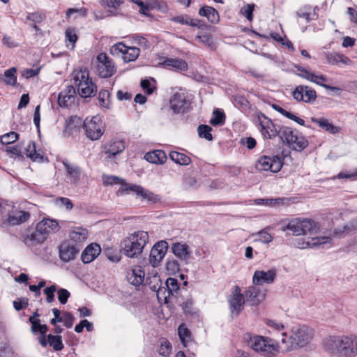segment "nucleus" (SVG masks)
<instances>
[{"instance_id": "obj_49", "label": "nucleus", "mask_w": 357, "mask_h": 357, "mask_svg": "<svg viewBox=\"0 0 357 357\" xmlns=\"http://www.w3.org/2000/svg\"><path fill=\"white\" fill-rule=\"evenodd\" d=\"M178 335L183 345L186 347V344L190 340V331L185 324L179 326L178 328Z\"/></svg>"}, {"instance_id": "obj_1", "label": "nucleus", "mask_w": 357, "mask_h": 357, "mask_svg": "<svg viewBox=\"0 0 357 357\" xmlns=\"http://www.w3.org/2000/svg\"><path fill=\"white\" fill-rule=\"evenodd\" d=\"M323 347L333 354L355 357L357 356V335L329 336L323 340Z\"/></svg>"}, {"instance_id": "obj_16", "label": "nucleus", "mask_w": 357, "mask_h": 357, "mask_svg": "<svg viewBox=\"0 0 357 357\" xmlns=\"http://www.w3.org/2000/svg\"><path fill=\"white\" fill-rule=\"evenodd\" d=\"M228 302L231 314L237 316L243 309V305L245 303L244 295L241 293V289L238 287H235Z\"/></svg>"}, {"instance_id": "obj_46", "label": "nucleus", "mask_w": 357, "mask_h": 357, "mask_svg": "<svg viewBox=\"0 0 357 357\" xmlns=\"http://www.w3.org/2000/svg\"><path fill=\"white\" fill-rule=\"evenodd\" d=\"M47 338H48L49 344L53 347L54 351H59L63 349L61 336L49 334Z\"/></svg>"}, {"instance_id": "obj_38", "label": "nucleus", "mask_w": 357, "mask_h": 357, "mask_svg": "<svg viewBox=\"0 0 357 357\" xmlns=\"http://www.w3.org/2000/svg\"><path fill=\"white\" fill-rule=\"evenodd\" d=\"M165 287L167 289V291L165 294H162V298H164L165 302H167V299L170 296H174L179 289L177 280L172 278L167 279Z\"/></svg>"}, {"instance_id": "obj_18", "label": "nucleus", "mask_w": 357, "mask_h": 357, "mask_svg": "<svg viewBox=\"0 0 357 357\" xmlns=\"http://www.w3.org/2000/svg\"><path fill=\"white\" fill-rule=\"evenodd\" d=\"M331 238L328 236H320L312 238L310 241H305L303 238H298L295 243L296 248L300 249L314 248L319 246L324 247L328 244V248L331 247Z\"/></svg>"}, {"instance_id": "obj_44", "label": "nucleus", "mask_w": 357, "mask_h": 357, "mask_svg": "<svg viewBox=\"0 0 357 357\" xmlns=\"http://www.w3.org/2000/svg\"><path fill=\"white\" fill-rule=\"evenodd\" d=\"M123 3V0H102V4L111 15H115L116 10Z\"/></svg>"}, {"instance_id": "obj_21", "label": "nucleus", "mask_w": 357, "mask_h": 357, "mask_svg": "<svg viewBox=\"0 0 357 357\" xmlns=\"http://www.w3.org/2000/svg\"><path fill=\"white\" fill-rule=\"evenodd\" d=\"M62 163L65 167L67 178L70 180V183L77 184L80 180V168L76 164L69 162L67 159L63 160Z\"/></svg>"}, {"instance_id": "obj_20", "label": "nucleus", "mask_w": 357, "mask_h": 357, "mask_svg": "<svg viewBox=\"0 0 357 357\" xmlns=\"http://www.w3.org/2000/svg\"><path fill=\"white\" fill-rule=\"evenodd\" d=\"M275 275V269H270L267 271H256L252 277V283L255 285H261L264 283L271 284L273 282Z\"/></svg>"}, {"instance_id": "obj_22", "label": "nucleus", "mask_w": 357, "mask_h": 357, "mask_svg": "<svg viewBox=\"0 0 357 357\" xmlns=\"http://www.w3.org/2000/svg\"><path fill=\"white\" fill-rule=\"evenodd\" d=\"M29 218V212L15 210L7 214L6 222L8 225L15 226L26 222Z\"/></svg>"}, {"instance_id": "obj_31", "label": "nucleus", "mask_w": 357, "mask_h": 357, "mask_svg": "<svg viewBox=\"0 0 357 357\" xmlns=\"http://www.w3.org/2000/svg\"><path fill=\"white\" fill-rule=\"evenodd\" d=\"M47 238L42 232H40L38 229H37V227H36V230L33 231L31 234L27 235L24 238V243L29 247H33L36 245L43 243Z\"/></svg>"}, {"instance_id": "obj_29", "label": "nucleus", "mask_w": 357, "mask_h": 357, "mask_svg": "<svg viewBox=\"0 0 357 357\" xmlns=\"http://www.w3.org/2000/svg\"><path fill=\"white\" fill-rule=\"evenodd\" d=\"M144 277L145 273L141 266H135L127 273L128 281L136 287L143 283Z\"/></svg>"}, {"instance_id": "obj_2", "label": "nucleus", "mask_w": 357, "mask_h": 357, "mask_svg": "<svg viewBox=\"0 0 357 357\" xmlns=\"http://www.w3.org/2000/svg\"><path fill=\"white\" fill-rule=\"evenodd\" d=\"M149 239L147 231H135L121 243V252L130 258L138 257L149 243Z\"/></svg>"}, {"instance_id": "obj_11", "label": "nucleus", "mask_w": 357, "mask_h": 357, "mask_svg": "<svg viewBox=\"0 0 357 357\" xmlns=\"http://www.w3.org/2000/svg\"><path fill=\"white\" fill-rule=\"evenodd\" d=\"M282 167V162L280 157L261 156L255 164V167L259 171H271L278 172Z\"/></svg>"}, {"instance_id": "obj_32", "label": "nucleus", "mask_w": 357, "mask_h": 357, "mask_svg": "<svg viewBox=\"0 0 357 357\" xmlns=\"http://www.w3.org/2000/svg\"><path fill=\"white\" fill-rule=\"evenodd\" d=\"M149 282V285L150 289L153 291L157 292V296L159 299H162V294H165L167 289L165 287H162V282L160 279V277L156 274L154 275L152 278H147L146 282Z\"/></svg>"}, {"instance_id": "obj_54", "label": "nucleus", "mask_w": 357, "mask_h": 357, "mask_svg": "<svg viewBox=\"0 0 357 357\" xmlns=\"http://www.w3.org/2000/svg\"><path fill=\"white\" fill-rule=\"evenodd\" d=\"M293 143L292 149L301 151L303 150L308 145L307 140L302 135H298Z\"/></svg>"}, {"instance_id": "obj_34", "label": "nucleus", "mask_w": 357, "mask_h": 357, "mask_svg": "<svg viewBox=\"0 0 357 357\" xmlns=\"http://www.w3.org/2000/svg\"><path fill=\"white\" fill-rule=\"evenodd\" d=\"M312 121L318 124L320 128L324 129L325 131L331 133V134H336L338 133L340 131V128L338 126H335L331 123L329 122V121L327 119L325 118H312Z\"/></svg>"}, {"instance_id": "obj_41", "label": "nucleus", "mask_w": 357, "mask_h": 357, "mask_svg": "<svg viewBox=\"0 0 357 357\" xmlns=\"http://www.w3.org/2000/svg\"><path fill=\"white\" fill-rule=\"evenodd\" d=\"M272 107L274 110L277 111L278 112L281 114L282 116L295 121L296 123H297L298 124H299L301 126H305V121L303 119H302L296 116L295 114L284 109L280 106L273 104L272 105Z\"/></svg>"}, {"instance_id": "obj_43", "label": "nucleus", "mask_w": 357, "mask_h": 357, "mask_svg": "<svg viewBox=\"0 0 357 357\" xmlns=\"http://www.w3.org/2000/svg\"><path fill=\"white\" fill-rule=\"evenodd\" d=\"M25 153L27 157L33 161H41L43 156L36 150V144L33 142H30L25 148Z\"/></svg>"}, {"instance_id": "obj_39", "label": "nucleus", "mask_w": 357, "mask_h": 357, "mask_svg": "<svg viewBox=\"0 0 357 357\" xmlns=\"http://www.w3.org/2000/svg\"><path fill=\"white\" fill-rule=\"evenodd\" d=\"M172 21L181 24H186L192 27L200 28L202 26V22L197 19H192L187 15L174 17Z\"/></svg>"}, {"instance_id": "obj_53", "label": "nucleus", "mask_w": 357, "mask_h": 357, "mask_svg": "<svg viewBox=\"0 0 357 357\" xmlns=\"http://www.w3.org/2000/svg\"><path fill=\"white\" fill-rule=\"evenodd\" d=\"M199 136L202 138H204L208 141L213 139V136L211 133L212 128L208 125H200L198 128Z\"/></svg>"}, {"instance_id": "obj_5", "label": "nucleus", "mask_w": 357, "mask_h": 357, "mask_svg": "<svg viewBox=\"0 0 357 357\" xmlns=\"http://www.w3.org/2000/svg\"><path fill=\"white\" fill-rule=\"evenodd\" d=\"M282 231H291L295 236L315 234L320 230L318 223L310 219L295 218L283 223L281 227Z\"/></svg>"}, {"instance_id": "obj_63", "label": "nucleus", "mask_w": 357, "mask_h": 357, "mask_svg": "<svg viewBox=\"0 0 357 357\" xmlns=\"http://www.w3.org/2000/svg\"><path fill=\"white\" fill-rule=\"evenodd\" d=\"M70 296V292L66 289L61 288L58 290V300L61 304H66Z\"/></svg>"}, {"instance_id": "obj_45", "label": "nucleus", "mask_w": 357, "mask_h": 357, "mask_svg": "<svg viewBox=\"0 0 357 357\" xmlns=\"http://www.w3.org/2000/svg\"><path fill=\"white\" fill-rule=\"evenodd\" d=\"M225 113L217 109L213 112L210 123L213 126H222L225 122Z\"/></svg>"}, {"instance_id": "obj_50", "label": "nucleus", "mask_w": 357, "mask_h": 357, "mask_svg": "<svg viewBox=\"0 0 357 357\" xmlns=\"http://www.w3.org/2000/svg\"><path fill=\"white\" fill-rule=\"evenodd\" d=\"M283 199H257L255 200V203L257 205H266L268 206H275L283 204Z\"/></svg>"}, {"instance_id": "obj_28", "label": "nucleus", "mask_w": 357, "mask_h": 357, "mask_svg": "<svg viewBox=\"0 0 357 357\" xmlns=\"http://www.w3.org/2000/svg\"><path fill=\"white\" fill-rule=\"evenodd\" d=\"M75 89L73 86H68L67 89L59 93L58 103L60 107H67L75 100Z\"/></svg>"}, {"instance_id": "obj_61", "label": "nucleus", "mask_w": 357, "mask_h": 357, "mask_svg": "<svg viewBox=\"0 0 357 357\" xmlns=\"http://www.w3.org/2000/svg\"><path fill=\"white\" fill-rule=\"evenodd\" d=\"M105 255L107 259L112 262L117 263L120 261L121 257L120 255L115 252L112 248H107L105 250Z\"/></svg>"}, {"instance_id": "obj_42", "label": "nucleus", "mask_w": 357, "mask_h": 357, "mask_svg": "<svg viewBox=\"0 0 357 357\" xmlns=\"http://www.w3.org/2000/svg\"><path fill=\"white\" fill-rule=\"evenodd\" d=\"M169 158L175 163L181 165H188L191 162V159L188 156L177 151L170 152Z\"/></svg>"}, {"instance_id": "obj_9", "label": "nucleus", "mask_w": 357, "mask_h": 357, "mask_svg": "<svg viewBox=\"0 0 357 357\" xmlns=\"http://www.w3.org/2000/svg\"><path fill=\"white\" fill-rule=\"evenodd\" d=\"M296 68L297 69V71L299 72L297 74L298 76L303 79L321 86L326 90H331L333 91H341V89L339 87L327 84L326 83L329 81V79L326 75L323 74L311 72L301 66H296Z\"/></svg>"}, {"instance_id": "obj_59", "label": "nucleus", "mask_w": 357, "mask_h": 357, "mask_svg": "<svg viewBox=\"0 0 357 357\" xmlns=\"http://www.w3.org/2000/svg\"><path fill=\"white\" fill-rule=\"evenodd\" d=\"M256 235L257 236L256 241L262 243H269L273 241V236L266 229L259 231Z\"/></svg>"}, {"instance_id": "obj_4", "label": "nucleus", "mask_w": 357, "mask_h": 357, "mask_svg": "<svg viewBox=\"0 0 357 357\" xmlns=\"http://www.w3.org/2000/svg\"><path fill=\"white\" fill-rule=\"evenodd\" d=\"M282 335L283 336L282 342L284 344L288 343L287 348L294 349L308 344L314 337V331L305 325L296 326L291 330L288 341L287 340V335L285 332H282Z\"/></svg>"}, {"instance_id": "obj_19", "label": "nucleus", "mask_w": 357, "mask_h": 357, "mask_svg": "<svg viewBox=\"0 0 357 357\" xmlns=\"http://www.w3.org/2000/svg\"><path fill=\"white\" fill-rule=\"evenodd\" d=\"M245 302L250 305H257L264 298V293L255 286L249 287L244 293Z\"/></svg>"}, {"instance_id": "obj_8", "label": "nucleus", "mask_w": 357, "mask_h": 357, "mask_svg": "<svg viewBox=\"0 0 357 357\" xmlns=\"http://www.w3.org/2000/svg\"><path fill=\"white\" fill-rule=\"evenodd\" d=\"M83 127L86 137L91 140L100 139L105 131V124L99 116L86 117Z\"/></svg>"}, {"instance_id": "obj_15", "label": "nucleus", "mask_w": 357, "mask_h": 357, "mask_svg": "<svg viewBox=\"0 0 357 357\" xmlns=\"http://www.w3.org/2000/svg\"><path fill=\"white\" fill-rule=\"evenodd\" d=\"M292 96L297 101H303L307 103L314 102L317 98L315 90L303 85L297 86L292 92Z\"/></svg>"}, {"instance_id": "obj_7", "label": "nucleus", "mask_w": 357, "mask_h": 357, "mask_svg": "<svg viewBox=\"0 0 357 357\" xmlns=\"http://www.w3.org/2000/svg\"><path fill=\"white\" fill-rule=\"evenodd\" d=\"M72 75L80 96L88 98L95 95L97 87L89 79V72L86 68L75 70Z\"/></svg>"}, {"instance_id": "obj_6", "label": "nucleus", "mask_w": 357, "mask_h": 357, "mask_svg": "<svg viewBox=\"0 0 357 357\" xmlns=\"http://www.w3.org/2000/svg\"><path fill=\"white\" fill-rule=\"evenodd\" d=\"M107 182L109 184H121L120 188L117 190L118 195H122L124 194H129L130 192H133L137 196L142 197L143 199L148 200L150 202H155L159 199L157 195H155L149 190L144 189L140 185L123 182L119 178L116 176L109 177L108 178Z\"/></svg>"}, {"instance_id": "obj_62", "label": "nucleus", "mask_w": 357, "mask_h": 357, "mask_svg": "<svg viewBox=\"0 0 357 357\" xmlns=\"http://www.w3.org/2000/svg\"><path fill=\"white\" fill-rule=\"evenodd\" d=\"M56 291V286L53 284L44 289V294L47 296V302L52 303L54 299V293Z\"/></svg>"}, {"instance_id": "obj_14", "label": "nucleus", "mask_w": 357, "mask_h": 357, "mask_svg": "<svg viewBox=\"0 0 357 357\" xmlns=\"http://www.w3.org/2000/svg\"><path fill=\"white\" fill-rule=\"evenodd\" d=\"M79 251L80 246L65 241L59 247V257L62 261L68 263L74 260Z\"/></svg>"}, {"instance_id": "obj_58", "label": "nucleus", "mask_w": 357, "mask_h": 357, "mask_svg": "<svg viewBox=\"0 0 357 357\" xmlns=\"http://www.w3.org/2000/svg\"><path fill=\"white\" fill-rule=\"evenodd\" d=\"M110 93L107 90H101L98 94V100L100 106L109 107V98Z\"/></svg>"}, {"instance_id": "obj_64", "label": "nucleus", "mask_w": 357, "mask_h": 357, "mask_svg": "<svg viewBox=\"0 0 357 357\" xmlns=\"http://www.w3.org/2000/svg\"><path fill=\"white\" fill-rule=\"evenodd\" d=\"M62 318L65 326L68 328H71L75 320L73 315L70 312H66L63 314Z\"/></svg>"}, {"instance_id": "obj_26", "label": "nucleus", "mask_w": 357, "mask_h": 357, "mask_svg": "<svg viewBox=\"0 0 357 357\" xmlns=\"http://www.w3.org/2000/svg\"><path fill=\"white\" fill-rule=\"evenodd\" d=\"M186 104L187 100L183 93H176L170 100V107L176 114L183 112Z\"/></svg>"}, {"instance_id": "obj_60", "label": "nucleus", "mask_w": 357, "mask_h": 357, "mask_svg": "<svg viewBox=\"0 0 357 357\" xmlns=\"http://www.w3.org/2000/svg\"><path fill=\"white\" fill-rule=\"evenodd\" d=\"M45 19V15L39 12L29 13L26 15V20L34 22L40 23Z\"/></svg>"}, {"instance_id": "obj_25", "label": "nucleus", "mask_w": 357, "mask_h": 357, "mask_svg": "<svg viewBox=\"0 0 357 357\" xmlns=\"http://www.w3.org/2000/svg\"><path fill=\"white\" fill-rule=\"evenodd\" d=\"M357 231V217L351 220L341 227L335 228L333 235L337 238H344Z\"/></svg>"}, {"instance_id": "obj_47", "label": "nucleus", "mask_w": 357, "mask_h": 357, "mask_svg": "<svg viewBox=\"0 0 357 357\" xmlns=\"http://www.w3.org/2000/svg\"><path fill=\"white\" fill-rule=\"evenodd\" d=\"M140 50L137 47H128L127 50L123 56V59L125 62H130L136 60L139 55Z\"/></svg>"}, {"instance_id": "obj_40", "label": "nucleus", "mask_w": 357, "mask_h": 357, "mask_svg": "<svg viewBox=\"0 0 357 357\" xmlns=\"http://www.w3.org/2000/svg\"><path fill=\"white\" fill-rule=\"evenodd\" d=\"M69 236L73 241L81 243L86 240L88 231L82 227H77L70 232Z\"/></svg>"}, {"instance_id": "obj_13", "label": "nucleus", "mask_w": 357, "mask_h": 357, "mask_svg": "<svg viewBox=\"0 0 357 357\" xmlns=\"http://www.w3.org/2000/svg\"><path fill=\"white\" fill-rule=\"evenodd\" d=\"M174 255L181 262L187 264L192 259V252L189 245L185 242H174L171 245Z\"/></svg>"}, {"instance_id": "obj_55", "label": "nucleus", "mask_w": 357, "mask_h": 357, "mask_svg": "<svg viewBox=\"0 0 357 357\" xmlns=\"http://www.w3.org/2000/svg\"><path fill=\"white\" fill-rule=\"evenodd\" d=\"M128 46H126L123 43H117L113 45L110 48V52L112 54L115 56H119L122 54V56L124 55Z\"/></svg>"}, {"instance_id": "obj_56", "label": "nucleus", "mask_w": 357, "mask_h": 357, "mask_svg": "<svg viewBox=\"0 0 357 357\" xmlns=\"http://www.w3.org/2000/svg\"><path fill=\"white\" fill-rule=\"evenodd\" d=\"M166 269L169 274L177 273L180 270V265L176 259H169L166 262Z\"/></svg>"}, {"instance_id": "obj_30", "label": "nucleus", "mask_w": 357, "mask_h": 357, "mask_svg": "<svg viewBox=\"0 0 357 357\" xmlns=\"http://www.w3.org/2000/svg\"><path fill=\"white\" fill-rule=\"evenodd\" d=\"M325 58L327 63L331 65H337L340 63L346 66H350L352 64V61L350 59L342 54L336 52H326L325 53Z\"/></svg>"}, {"instance_id": "obj_52", "label": "nucleus", "mask_w": 357, "mask_h": 357, "mask_svg": "<svg viewBox=\"0 0 357 357\" xmlns=\"http://www.w3.org/2000/svg\"><path fill=\"white\" fill-rule=\"evenodd\" d=\"M172 352V344L166 339H162L160 342L158 353L163 356H168Z\"/></svg>"}, {"instance_id": "obj_51", "label": "nucleus", "mask_w": 357, "mask_h": 357, "mask_svg": "<svg viewBox=\"0 0 357 357\" xmlns=\"http://www.w3.org/2000/svg\"><path fill=\"white\" fill-rule=\"evenodd\" d=\"M66 40L67 43V47L70 46V49H73L75 47V45L77 40V36L75 29L68 28L66 30Z\"/></svg>"}, {"instance_id": "obj_24", "label": "nucleus", "mask_w": 357, "mask_h": 357, "mask_svg": "<svg viewBox=\"0 0 357 357\" xmlns=\"http://www.w3.org/2000/svg\"><path fill=\"white\" fill-rule=\"evenodd\" d=\"M100 246L97 243L89 245L81 255L82 261L84 264H89L93 261L100 253Z\"/></svg>"}, {"instance_id": "obj_33", "label": "nucleus", "mask_w": 357, "mask_h": 357, "mask_svg": "<svg viewBox=\"0 0 357 357\" xmlns=\"http://www.w3.org/2000/svg\"><path fill=\"white\" fill-rule=\"evenodd\" d=\"M297 132L289 127H282L280 130V138L283 142H286L292 149L295 138L298 137Z\"/></svg>"}, {"instance_id": "obj_35", "label": "nucleus", "mask_w": 357, "mask_h": 357, "mask_svg": "<svg viewBox=\"0 0 357 357\" xmlns=\"http://www.w3.org/2000/svg\"><path fill=\"white\" fill-rule=\"evenodd\" d=\"M146 161L154 164H163L167 156L165 153L162 150H155L151 152L146 153L144 155Z\"/></svg>"}, {"instance_id": "obj_10", "label": "nucleus", "mask_w": 357, "mask_h": 357, "mask_svg": "<svg viewBox=\"0 0 357 357\" xmlns=\"http://www.w3.org/2000/svg\"><path fill=\"white\" fill-rule=\"evenodd\" d=\"M94 68L96 73L103 78L112 76L116 71L112 60L105 53H100L97 56Z\"/></svg>"}, {"instance_id": "obj_27", "label": "nucleus", "mask_w": 357, "mask_h": 357, "mask_svg": "<svg viewBox=\"0 0 357 357\" xmlns=\"http://www.w3.org/2000/svg\"><path fill=\"white\" fill-rule=\"evenodd\" d=\"M36 227L37 229H38L40 232H42L45 236L59 229L58 222L54 220L49 218H44L37 224Z\"/></svg>"}, {"instance_id": "obj_36", "label": "nucleus", "mask_w": 357, "mask_h": 357, "mask_svg": "<svg viewBox=\"0 0 357 357\" xmlns=\"http://www.w3.org/2000/svg\"><path fill=\"white\" fill-rule=\"evenodd\" d=\"M201 16H204L212 24H216L219 22V14L218 11L211 6H204L199 10Z\"/></svg>"}, {"instance_id": "obj_12", "label": "nucleus", "mask_w": 357, "mask_h": 357, "mask_svg": "<svg viewBox=\"0 0 357 357\" xmlns=\"http://www.w3.org/2000/svg\"><path fill=\"white\" fill-rule=\"evenodd\" d=\"M259 129L264 139H273L280 137V130H278L272 121L264 114L260 113L257 115Z\"/></svg>"}, {"instance_id": "obj_37", "label": "nucleus", "mask_w": 357, "mask_h": 357, "mask_svg": "<svg viewBox=\"0 0 357 357\" xmlns=\"http://www.w3.org/2000/svg\"><path fill=\"white\" fill-rule=\"evenodd\" d=\"M125 149L124 144L122 141H114L109 143L105 147V153L107 157L111 158L120 153Z\"/></svg>"}, {"instance_id": "obj_23", "label": "nucleus", "mask_w": 357, "mask_h": 357, "mask_svg": "<svg viewBox=\"0 0 357 357\" xmlns=\"http://www.w3.org/2000/svg\"><path fill=\"white\" fill-rule=\"evenodd\" d=\"M160 64L163 65L167 69L176 72H184L188 68L186 61L181 59L165 58Z\"/></svg>"}, {"instance_id": "obj_3", "label": "nucleus", "mask_w": 357, "mask_h": 357, "mask_svg": "<svg viewBox=\"0 0 357 357\" xmlns=\"http://www.w3.org/2000/svg\"><path fill=\"white\" fill-rule=\"evenodd\" d=\"M243 339L249 347L264 356L274 357L279 352L278 344L269 337L246 333Z\"/></svg>"}, {"instance_id": "obj_57", "label": "nucleus", "mask_w": 357, "mask_h": 357, "mask_svg": "<svg viewBox=\"0 0 357 357\" xmlns=\"http://www.w3.org/2000/svg\"><path fill=\"white\" fill-rule=\"evenodd\" d=\"M18 134L15 132H10L1 136V142L3 144H10L17 141Z\"/></svg>"}, {"instance_id": "obj_17", "label": "nucleus", "mask_w": 357, "mask_h": 357, "mask_svg": "<svg viewBox=\"0 0 357 357\" xmlns=\"http://www.w3.org/2000/svg\"><path fill=\"white\" fill-rule=\"evenodd\" d=\"M167 243L161 241L155 243L151 248L149 255V262L152 266L155 267L164 258L167 250Z\"/></svg>"}, {"instance_id": "obj_48", "label": "nucleus", "mask_w": 357, "mask_h": 357, "mask_svg": "<svg viewBox=\"0 0 357 357\" xmlns=\"http://www.w3.org/2000/svg\"><path fill=\"white\" fill-rule=\"evenodd\" d=\"M16 68L13 67L4 72V82L10 86H15L17 82Z\"/></svg>"}]
</instances>
